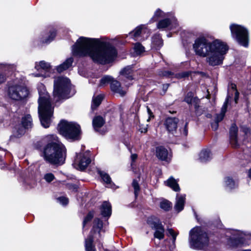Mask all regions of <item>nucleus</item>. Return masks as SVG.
I'll list each match as a JSON object with an SVG mask.
<instances>
[{
  "instance_id": "nucleus-8",
  "label": "nucleus",
  "mask_w": 251,
  "mask_h": 251,
  "mask_svg": "<svg viewBox=\"0 0 251 251\" xmlns=\"http://www.w3.org/2000/svg\"><path fill=\"white\" fill-rule=\"evenodd\" d=\"M230 29L232 37L240 45L245 47L248 46L249 34L246 28L240 25L233 24L230 25Z\"/></svg>"
},
{
  "instance_id": "nucleus-40",
  "label": "nucleus",
  "mask_w": 251,
  "mask_h": 251,
  "mask_svg": "<svg viewBox=\"0 0 251 251\" xmlns=\"http://www.w3.org/2000/svg\"><path fill=\"white\" fill-rule=\"evenodd\" d=\"M193 100V98L192 93L191 92L188 93L185 98V101H186L188 104H190L192 102Z\"/></svg>"
},
{
  "instance_id": "nucleus-55",
  "label": "nucleus",
  "mask_w": 251,
  "mask_h": 251,
  "mask_svg": "<svg viewBox=\"0 0 251 251\" xmlns=\"http://www.w3.org/2000/svg\"><path fill=\"white\" fill-rule=\"evenodd\" d=\"M69 188L70 189L73 188V189H76V187H75V186L74 185L70 184V185H69Z\"/></svg>"
},
{
  "instance_id": "nucleus-35",
  "label": "nucleus",
  "mask_w": 251,
  "mask_h": 251,
  "mask_svg": "<svg viewBox=\"0 0 251 251\" xmlns=\"http://www.w3.org/2000/svg\"><path fill=\"white\" fill-rule=\"evenodd\" d=\"M160 206L162 209L168 211L171 207V203L167 200H164L160 202Z\"/></svg>"
},
{
  "instance_id": "nucleus-49",
  "label": "nucleus",
  "mask_w": 251,
  "mask_h": 251,
  "mask_svg": "<svg viewBox=\"0 0 251 251\" xmlns=\"http://www.w3.org/2000/svg\"><path fill=\"white\" fill-rule=\"evenodd\" d=\"M218 123H219L215 121L214 123H212L211 127H212V128L213 129V130H216L218 129V126H219Z\"/></svg>"
},
{
  "instance_id": "nucleus-37",
  "label": "nucleus",
  "mask_w": 251,
  "mask_h": 251,
  "mask_svg": "<svg viewBox=\"0 0 251 251\" xmlns=\"http://www.w3.org/2000/svg\"><path fill=\"white\" fill-rule=\"evenodd\" d=\"M113 78L110 76H104L102 77L100 80V85H103L106 83H111Z\"/></svg>"
},
{
  "instance_id": "nucleus-1",
  "label": "nucleus",
  "mask_w": 251,
  "mask_h": 251,
  "mask_svg": "<svg viewBox=\"0 0 251 251\" xmlns=\"http://www.w3.org/2000/svg\"><path fill=\"white\" fill-rule=\"evenodd\" d=\"M73 54L75 56L88 55L94 62L105 64L113 60L117 55L115 49L111 45L98 39L80 37L73 46Z\"/></svg>"
},
{
  "instance_id": "nucleus-6",
  "label": "nucleus",
  "mask_w": 251,
  "mask_h": 251,
  "mask_svg": "<svg viewBox=\"0 0 251 251\" xmlns=\"http://www.w3.org/2000/svg\"><path fill=\"white\" fill-rule=\"evenodd\" d=\"M58 130L60 134L67 139L74 141L80 139V127L75 123L62 120L58 124Z\"/></svg>"
},
{
  "instance_id": "nucleus-16",
  "label": "nucleus",
  "mask_w": 251,
  "mask_h": 251,
  "mask_svg": "<svg viewBox=\"0 0 251 251\" xmlns=\"http://www.w3.org/2000/svg\"><path fill=\"white\" fill-rule=\"evenodd\" d=\"M238 127L235 124H232L229 130L230 143L233 148L239 146L237 139Z\"/></svg>"
},
{
  "instance_id": "nucleus-47",
  "label": "nucleus",
  "mask_w": 251,
  "mask_h": 251,
  "mask_svg": "<svg viewBox=\"0 0 251 251\" xmlns=\"http://www.w3.org/2000/svg\"><path fill=\"white\" fill-rule=\"evenodd\" d=\"M189 73L187 72H183L176 75V77L178 78H185L189 75Z\"/></svg>"
},
{
  "instance_id": "nucleus-54",
  "label": "nucleus",
  "mask_w": 251,
  "mask_h": 251,
  "mask_svg": "<svg viewBox=\"0 0 251 251\" xmlns=\"http://www.w3.org/2000/svg\"><path fill=\"white\" fill-rule=\"evenodd\" d=\"M231 88L232 89L235 90L236 91H237L236 90V85L235 84H231Z\"/></svg>"
},
{
  "instance_id": "nucleus-39",
  "label": "nucleus",
  "mask_w": 251,
  "mask_h": 251,
  "mask_svg": "<svg viewBox=\"0 0 251 251\" xmlns=\"http://www.w3.org/2000/svg\"><path fill=\"white\" fill-rule=\"evenodd\" d=\"M93 212H90L87 215L85 218L83 222V226H84L85 224L90 221L93 217Z\"/></svg>"
},
{
  "instance_id": "nucleus-53",
  "label": "nucleus",
  "mask_w": 251,
  "mask_h": 251,
  "mask_svg": "<svg viewBox=\"0 0 251 251\" xmlns=\"http://www.w3.org/2000/svg\"><path fill=\"white\" fill-rule=\"evenodd\" d=\"M137 158V155L136 154H132L131 155V158L133 161H135Z\"/></svg>"
},
{
  "instance_id": "nucleus-32",
  "label": "nucleus",
  "mask_w": 251,
  "mask_h": 251,
  "mask_svg": "<svg viewBox=\"0 0 251 251\" xmlns=\"http://www.w3.org/2000/svg\"><path fill=\"white\" fill-rule=\"evenodd\" d=\"M98 172L103 181H104L107 184H110L111 182V178L107 174L100 170H98Z\"/></svg>"
},
{
  "instance_id": "nucleus-30",
  "label": "nucleus",
  "mask_w": 251,
  "mask_h": 251,
  "mask_svg": "<svg viewBox=\"0 0 251 251\" xmlns=\"http://www.w3.org/2000/svg\"><path fill=\"white\" fill-rule=\"evenodd\" d=\"M103 97L101 95L97 96L96 97L93 98L91 108L93 110L96 109L100 104Z\"/></svg>"
},
{
  "instance_id": "nucleus-44",
  "label": "nucleus",
  "mask_w": 251,
  "mask_h": 251,
  "mask_svg": "<svg viewBox=\"0 0 251 251\" xmlns=\"http://www.w3.org/2000/svg\"><path fill=\"white\" fill-rule=\"evenodd\" d=\"M25 133V129L24 128H21L19 129L16 133H15V136L17 138H20L21 136H22L23 135H24Z\"/></svg>"
},
{
  "instance_id": "nucleus-48",
  "label": "nucleus",
  "mask_w": 251,
  "mask_h": 251,
  "mask_svg": "<svg viewBox=\"0 0 251 251\" xmlns=\"http://www.w3.org/2000/svg\"><path fill=\"white\" fill-rule=\"evenodd\" d=\"M168 233L173 237L174 240H175L177 234H176L174 231L171 228L168 229Z\"/></svg>"
},
{
  "instance_id": "nucleus-24",
  "label": "nucleus",
  "mask_w": 251,
  "mask_h": 251,
  "mask_svg": "<svg viewBox=\"0 0 251 251\" xmlns=\"http://www.w3.org/2000/svg\"><path fill=\"white\" fill-rule=\"evenodd\" d=\"M104 123V119L101 116L95 117L93 120V125L95 130L97 131H99V128L103 126Z\"/></svg>"
},
{
  "instance_id": "nucleus-28",
  "label": "nucleus",
  "mask_w": 251,
  "mask_h": 251,
  "mask_svg": "<svg viewBox=\"0 0 251 251\" xmlns=\"http://www.w3.org/2000/svg\"><path fill=\"white\" fill-rule=\"evenodd\" d=\"M121 73L125 76V77L129 79H133L132 75V68L131 66H127L121 72Z\"/></svg>"
},
{
  "instance_id": "nucleus-19",
  "label": "nucleus",
  "mask_w": 251,
  "mask_h": 251,
  "mask_svg": "<svg viewBox=\"0 0 251 251\" xmlns=\"http://www.w3.org/2000/svg\"><path fill=\"white\" fill-rule=\"evenodd\" d=\"M157 157L161 160H167L168 152L166 149L163 147H158L156 149Z\"/></svg>"
},
{
  "instance_id": "nucleus-4",
  "label": "nucleus",
  "mask_w": 251,
  "mask_h": 251,
  "mask_svg": "<svg viewBox=\"0 0 251 251\" xmlns=\"http://www.w3.org/2000/svg\"><path fill=\"white\" fill-rule=\"evenodd\" d=\"M39 94L38 99V113L42 126L45 128L50 126V119L53 114V107H52L50 96L42 84L38 87Z\"/></svg>"
},
{
  "instance_id": "nucleus-3",
  "label": "nucleus",
  "mask_w": 251,
  "mask_h": 251,
  "mask_svg": "<svg viewBox=\"0 0 251 251\" xmlns=\"http://www.w3.org/2000/svg\"><path fill=\"white\" fill-rule=\"evenodd\" d=\"M46 138L50 143L44 149V159L52 164L62 165L66 156L65 147L58 141L57 137L54 135H48Z\"/></svg>"
},
{
  "instance_id": "nucleus-17",
  "label": "nucleus",
  "mask_w": 251,
  "mask_h": 251,
  "mask_svg": "<svg viewBox=\"0 0 251 251\" xmlns=\"http://www.w3.org/2000/svg\"><path fill=\"white\" fill-rule=\"evenodd\" d=\"M110 88L112 92L119 94L121 96H124L126 94V92L123 90L121 83L116 80L113 79L111 81Z\"/></svg>"
},
{
  "instance_id": "nucleus-15",
  "label": "nucleus",
  "mask_w": 251,
  "mask_h": 251,
  "mask_svg": "<svg viewBox=\"0 0 251 251\" xmlns=\"http://www.w3.org/2000/svg\"><path fill=\"white\" fill-rule=\"evenodd\" d=\"M152 228L155 231L154 236L159 240L162 239L164 237V228L160 221L156 220L151 224Z\"/></svg>"
},
{
  "instance_id": "nucleus-33",
  "label": "nucleus",
  "mask_w": 251,
  "mask_h": 251,
  "mask_svg": "<svg viewBox=\"0 0 251 251\" xmlns=\"http://www.w3.org/2000/svg\"><path fill=\"white\" fill-rule=\"evenodd\" d=\"M134 50L137 55H139L145 51L144 47L139 43H137L135 44Z\"/></svg>"
},
{
  "instance_id": "nucleus-25",
  "label": "nucleus",
  "mask_w": 251,
  "mask_h": 251,
  "mask_svg": "<svg viewBox=\"0 0 251 251\" xmlns=\"http://www.w3.org/2000/svg\"><path fill=\"white\" fill-rule=\"evenodd\" d=\"M211 158V154L209 150H202L199 154V159L201 162H205Z\"/></svg>"
},
{
  "instance_id": "nucleus-13",
  "label": "nucleus",
  "mask_w": 251,
  "mask_h": 251,
  "mask_svg": "<svg viewBox=\"0 0 251 251\" xmlns=\"http://www.w3.org/2000/svg\"><path fill=\"white\" fill-rule=\"evenodd\" d=\"M91 162L90 158V152H86L83 154L77 155L75 160V164L77 165V169L80 170H84Z\"/></svg>"
},
{
  "instance_id": "nucleus-31",
  "label": "nucleus",
  "mask_w": 251,
  "mask_h": 251,
  "mask_svg": "<svg viewBox=\"0 0 251 251\" xmlns=\"http://www.w3.org/2000/svg\"><path fill=\"white\" fill-rule=\"evenodd\" d=\"M171 22L169 19H165L160 21L157 25V27L159 29H163L167 27L170 25Z\"/></svg>"
},
{
  "instance_id": "nucleus-59",
  "label": "nucleus",
  "mask_w": 251,
  "mask_h": 251,
  "mask_svg": "<svg viewBox=\"0 0 251 251\" xmlns=\"http://www.w3.org/2000/svg\"><path fill=\"white\" fill-rule=\"evenodd\" d=\"M248 129H247V131H245V133H246V134H248Z\"/></svg>"
},
{
  "instance_id": "nucleus-52",
  "label": "nucleus",
  "mask_w": 251,
  "mask_h": 251,
  "mask_svg": "<svg viewBox=\"0 0 251 251\" xmlns=\"http://www.w3.org/2000/svg\"><path fill=\"white\" fill-rule=\"evenodd\" d=\"M168 87H169L168 84H165L163 85L162 89H163V90L164 91V93L166 92L168 88Z\"/></svg>"
},
{
  "instance_id": "nucleus-22",
  "label": "nucleus",
  "mask_w": 251,
  "mask_h": 251,
  "mask_svg": "<svg viewBox=\"0 0 251 251\" xmlns=\"http://www.w3.org/2000/svg\"><path fill=\"white\" fill-rule=\"evenodd\" d=\"M228 103V97H227L222 107L221 108V112L219 114L216 115L215 121L218 123L221 122L224 118L225 113L226 111L227 104Z\"/></svg>"
},
{
  "instance_id": "nucleus-38",
  "label": "nucleus",
  "mask_w": 251,
  "mask_h": 251,
  "mask_svg": "<svg viewBox=\"0 0 251 251\" xmlns=\"http://www.w3.org/2000/svg\"><path fill=\"white\" fill-rule=\"evenodd\" d=\"M132 186L134 190L135 196L136 197L138 195V192L140 191L139 185L136 180H133L132 183Z\"/></svg>"
},
{
  "instance_id": "nucleus-23",
  "label": "nucleus",
  "mask_w": 251,
  "mask_h": 251,
  "mask_svg": "<svg viewBox=\"0 0 251 251\" xmlns=\"http://www.w3.org/2000/svg\"><path fill=\"white\" fill-rule=\"evenodd\" d=\"M73 62V58L72 57L69 58L62 64H60L57 67V71L59 73H61L63 71L66 70L72 66Z\"/></svg>"
},
{
  "instance_id": "nucleus-50",
  "label": "nucleus",
  "mask_w": 251,
  "mask_h": 251,
  "mask_svg": "<svg viewBox=\"0 0 251 251\" xmlns=\"http://www.w3.org/2000/svg\"><path fill=\"white\" fill-rule=\"evenodd\" d=\"M133 106H134L135 107V111H133L132 112L133 113L136 112L138 110L139 108V105L138 102H135L133 104Z\"/></svg>"
},
{
  "instance_id": "nucleus-46",
  "label": "nucleus",
  "mask_w": 251,
  "mask_h": 251,
  "mask_svg": "<svg viewBox=\"0 0 251 251\" xmlns=\"http://www.w3.org/2000/svg\"><path fill=\"white\" fill-rule=\"evenodd\" d=\"M187 125V123H185L184 127L182 129H180L181 134L184 136H187L188 134Z\"/></svg>"
},
{
  "instance_id": "nucleus-57",
  "label": "nucleus",
  "mask_w": 251,
  "mask_h": 251,
  "mask_svg": "<svg viewBox=\"0 0 251 251\" xmlns=\"http://www.w3.org/2000/svg\"><path fill=\"white\" fill-rule=\"evenodd\" d=\"M148 112L149 114L151 115V110L148 107Z\"/></svg>"
},
{
  "instance_id": "nucleus-41",
  "label": "nucleus",
  "mask_w": 251,
  "mask_h": 251,
  "mask_svg": "<svg viewBox=\"0 0 251 251\" xmlns=\"http://www.w3.org/2000/svg\"><path fill=\"white\" fill-rule=\"evenodd\" d=\"M7 77V75L5 72H0V85L5 82Z\"/></svg>"
},
{
  "instance_id": "nucleus-58",
  "label": "nucleus",
  "mask_w": 251,
  "mask_h": 251,
  "mask_svg": "<svg viewBox=\"0 0 251 251\" xmlns=\"http://www.w3.org/2000/svg\"><path fill=\"white\" fill-rule=\"evenodd\" d=\"M147 131V128H146V129H144V130H141V132H146Z\"/></svg>"
},
{
  "instance_id": "nucleus-14",
  "label": "nucleus",
  "mask_w": 251,
  "mask_h": 251,
  "mask_svg": "<svg viewBox=\"0 0 251 251\" xmlns=\"http://www.w3.org/2000/svg\"><path fill=\"white\" fill-rule=\"evenodd\" d=\"M178 121L177 118L169 117L165 120L164 125L169 133L174 134L176 132Z\"/></svg>"
},
{
  "instance_id": "nucleus-34",
  "label": "nucleus",
  "mask_w": 251,
  "mask_h": 251,
  "mask_svg": "<svg viewBox=\"0 0 251 251\" xmlns=\"http://www.w3.org/2000/svg\"><path fill=\"white\" fill-rule=\"evenodd\" d=\"M56 36V32L54 30L50 31V35L47 37L43 39L42 42L45 43H49L51 42Z\"/></svg>"
},
{
  "instance_id": "nucleus-26",
  "label": "nucleus",
  "mask_w": 251,
  "mask_h": 251,
  "mask_svg": "<svg viewBox=\"0 0 251 251\" xmlns=\"http://www.w3.org/2000/svg\"><path fill=\"white\" fill-rule=\"evenodd\" d=\"M147 29L146 26L143 25H140L137 27L134 31L129 33L130 35L133 36L134 38L139 37L143 32H146Z\"/></svg>"
},
{
  "instance_id": "nucleus-42",
  "label": "nucleus",
  "mask_w": 251,
  "mask_h": 251,
  "mask_svg": "<svg viewBox=\"0 0 251 251\" xmlns=\"http://www.w3.org/2000/svg\"><path fill=\"white\" fill-rule=\"evenodd\" d=\"M57 201L63 205H65L68 203V199L64 197H59L57 199Z\"/></svg>"
},
{
  "instance_id": "nucleus-36",
  "label": "nucleus",
  "mask_w": 251,
  "mask_h": 251,
  "mask_svg": "<svg viewBox=\"0 0 251 251\" xmlns=\"http://www.w3.org/2000/svg\"><path fill=\"white\" fill-rule=\"evenodd\" d=\"M166 16L165 14L160 9H158L154 13L153 17L152 18V20L156 21L159 18H163Z\"/></svg>"
},
{
  "instance_id": "nucleus-56",
  "label": "nucleus",
  "mask_w": 251,
  "mask_h": 251,
  "mask_svg": "<svg viewBox=\"0 0 251 251\" xmlns=\"http://www.w3.org/2000/svg\"><path fill=\"white\" fill-rule=\"evenodd\" d=\"M249 177L251 178V169L249 170V174H248Z\"/></svg>"
},
{
  "instance_id": "nucleus-7",
  "label": "nucleus",
  "mask_w": 251,
  "mask_h": 251,
  "mask_svg": "<svg viewBox=\"0 0 251 251\" xmlns=\"http://www.w3.org/2000/svg\"><path fill=\"white\" fill-rule=\"evenodd\" d=\"M190 244L194 248L203 249L206 247L209 243V238L207 233L200 227H195L189 232Z\"/></svg>"
},
{
  "instance_id": "nucleus-21",
  "label": "nucleus",
  "mask_w": 251,
  "mask_h": 251,
  "mask_svg": "<svg viewBox=\"0 0 251 251\" xmlns=\"http://www.w3.org/2000/svg\"><path fill=\"white\" fill-rule=\"evenodd\" d=\"M185 196L177 195L175 208L178 212H180L183 210L185 203Z\"/></svg>"
},
{
  "instance_id": "nucleus-51",
  "label": "nucleus",
  "mask_w": 251,
  "mask_h": 251,
  "mask_svg": "<svg viewBox=\"0 0 251 251\" xmlns=\"http://www.w3.org/2000/svg\"><path fill=\"white\" fill-rule=\"evenodd\" d=\"M239 92L236 91L235 92V98H234V100H235V101L236 103H237V101L238 100V99H239Z\"/></svg>"
},
{
  "instance_id": "nucleus-12",
  "label": "nucleus",
  "mask_w": 251,
  "mask_h": 251,
  "mask_svg": "<svg viewBox=\"0 0 251 251\" xmlns=\"http://www.w3.org/2000/svg\"><path fill=\"white\" fill-rule=\"evenodd\" d=\"M226 236L229 237L231 240L235 242L234 245L238 246L243 242V240L248 238V235L236 230L231 229L226 232Z\"/></svg>"
},
{
  "instance_id": "nucleus-2",
  "label": "nucleus",
  "mask_w": 251,
  "mask_h": 251,
  "mask_svg": "<svg viewBox=\"0 0 251 251\" xmlns=\"http://www.w3.org/2000/svg\"><path fill=\"white\" fill-rule=\"evenodd\" d=\"M193 48L196 55L206 57V62L212 66L223 63L224 55L228 49L226 44L219 40L211 42L203 37L195 40Z\"/></svg>"
},
{
  "instance_id": "nucleus-20",
  "label": "nucleus",
  "mask_w": 251,
  "mask_h": 251,
  "mask_svg": "<svg viewBox=\"0 0 251 251\" xmlns=\"http://www.w3.org/2000/svg\"><path fill=\"white\" fill-rule=\"evenodd\" d=\"M165 184L176 192H178L180 190L177 180L175 179L173 176L170 177L165 181Z\"/></svg>"
},
{
  "instance_id": "nucleus-43",
  "label": "nucleus",
  "mask_w": 251,
  "mask_h": 251,
  "mask_svg": "<svg viewBox=\"0 0 251 251\" xmlns=\"http://www.w3.org/2000/svg\"><path fill=\"white\" fill-rule=\"evenodd\" d=\"M44 178L47 182H50L54 179V176L51 173H48L45 175Z\"/></svg>"
},
{
  "instance_id": "nucleus-18",
  "label": "nucleus",
  "mask_w": 251,
  "mask_h": 251,
  "mask_svg": "<svg viewBox=\"0 0 251 251\" xmlns=\"http://www.w3.org/2000/svg\"><path fill=\"white\" fill-rule=\"evenodd\" d=\"M100 211L103 217H109L111 214V205L110 203L104 201L101 206Z\"/></svg>"
},
{
  "instance_id": "nucleus-9",
  "label": "nucleus",
  "mask_w": 251,
  "mask_h": 251,
  "mask_svg": "<svg viewBox=\"0 0 251 251\" xmlns=\"http://www.w3.org/2000/svg\"><path fill=\"white\" fill-rule=\"evenodd\" d=\"M29 94L28 89L24 85L17 82L9 85L8 95L10 99L20 101L25 99Z\"/></svg>"
},
{
  "instance_id": "nucleus-11",
  "label": "nucleus",
  "mask_w": 251,
  "mask_h": 251,
  "mask_svg": "<svg viewBox=\"0 0 251 251\" xmlns=\"http://www.w3.org/2000/svg\"><path fill=\"white\" fill-rule=\"evenodd\" d=\"M35 68L39 71V73L32 74V75L35 77L42 76L47 77L50 76L51 71V66L48 62L45 61H41L39 62H36Z\"/></svg>"
},
{
  "instance_id": "nucleus-45",
  "label": "nucleus",
  "mask_w": 251,
  "mask_h": 251,
  "mask_svg": "<svg viewBox=\"0 0 251 251\" xmlns=\"http://www.w3.org/2000/svg\"><path fill=\"white\" fill-rule=\"evenodd\" d=\"M159 75L160 76H171L173 74L172 72L169 71H160L159 72Z\"/></svg>"
},
{
  "instance_id": "nucleus-10",
  "label": "nucleus",
  "mask_w": 251,
  "mask_h": 251,
  "mask_svg": "<svg viewBox=\"0 0 251 251\" xmlns=\"http://www.w3.org/2000/svg\"><path fill=\"white\" fill-rule=\"evenodd\" d=\"M103 223L100 219L96 218L93 223V228L89 236L85 239V248L86 251H96V248L93 245V234L98 232L99 236L100 237V232L103 231Z\"/></svg>"
},
{
  "instance_id": "nucleus-5",
  "label": "nucleus",
  "mask_w": 251,
  "mask_h": 251,
  "mask_svg": "<svg viewBox=\"0 0 251 251\" xmlns=\"http://www.w3.org/2000/svg\"><path fill=\"white\" fill-rule=\"evenodd\" d=\"M71 85L68 78L59 76L54 79L53 94L56 101L70 97L73 95L71 94Z\"/></svg>"
},
{
  "instance_id": "nucleus-27",
  "label": "nucleus",
  "mask_w": 251,
  "mask_h": 251,
  "mask_svg": "<svg viewBox=\"0 0 251 251\" xmlns=\"http://www.w3.org/2000/svg\"><path fill=\"white\" fill-rule=\"evenodd\" d=\"M32 118L30 115H26L22 119V125L25 128H29L32 127Z\"/></svg>"
},
{
  "instance_id": "nucleus-29",
  "label": "nucleus",
  "mask_w": 251,
  "mask_h": 251,
  "mask_svg": "<svg viewBox=\"0 0 251 251\" xmlns=\"http://www.w3.org/2000/svg\"><path fill=\"white\" fill-rule=\"evenodd\" d=\"M225 187L226 189L231 190L237 186L236 182L229 177H226L225 179Z\"/></svg>"
}]
</instances>
